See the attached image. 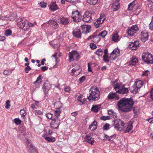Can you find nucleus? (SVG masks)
<instances>
[{"label":"nucleus","instance_id":"obj_53","mask_svg":"<svg viewBox=\"0 0 153 153\" xmlns=\"http://www.w3.org/2000/svg\"><path fill=\"white\" fill-rule=\"evenodd\" d=\"M148 38L149 37H141L140 39L143 42H144L148 40Z\"/></svg>","mask_w":153,"mask_h":153},{"label":"nucleus","instance_id":"obj_15","mask_svg":"<svg viewBox=\"0 0 153 153\" xmlns=\"http://www.w3.org/2000/svg\"><path fill=\"white\" fill-rule=\"evenodd\" d=\"M119 54L120 51L119 50L117 49H115L110 53V57L111 58V57L113 56L114 55H115V57L114 58L111 59H112L113 60H114L115 59V58H117L118 56L119 55Z\"/></svg>","mask_w":153,"mask_h":153},{"label":"nucleus","instance_id":"obj_23","mask_svg":"<svg viewBox=\"0 0 153 153\" xmlns=\"http://www.w3.org/2000/svg\"><path fill=\"white\" fill-rule=\"evenodd\" d=\"M97 123L95 120H94L92 123L89 126V129L92 131L95 130L97 128Z\"/></svg>","mask_w":153,"mask_h":153},{"label":"nucleus","instance_id":"obj_29","mask_svg":"<svg viewBox=\"0 0 153 153\" xmlns=\"http://www.w3.org/2000/svg\"><path fill=\"white\" fill-rule=\"evenodd\" d=\"M108 114L114 119L116 118L117 117L116 113L112 110H109L108 111Z\"/></svg>","mask_w":153,"mask_h":153},{"label":"nucleus","instance_id":"obj_22","mask_svg":"<svg viewBox=\"0 0 153 153\" xmlns=\"http://www.w3.org/2000/svg\"><path fill=\"white\" fill-rule=\"evenodd\" d=\"M85 139L86 141L90 143L91 145H92L94 142V138H92L91 136L86 135Z\"/></svg>","mask_w":153,"mask_h":153},{"label":"nucleus","instance_id":"obj_16","mask_svg":"<svg viewBox=\"0 0 153 153\" xmlns=\"http://www.w3.org/2000/svg\"><path fill=\"white\" fill-rule=\"evenodd\" d=\"M71 21L68 18L62 17L60 18V23L63 25H66L70 23Z\"/></svg>","mask_w":153,"mask_h":153},{"label":"nucleus","instance_id":"obj_46","mask_svg":"<svg viewBox=\"0 0 153 153\" xmlns=\"http://www.w3.org/2000/svg\"><path fill=\"white\" fill-rule=\"evenodd\" d=\"M111 119V117L110 116H102L100 117L101 120H109Z\"/></svg>","mask_w":153,"mask_h":153},{"label":"nucleus","instance_id":"obj_55","mask_svg":"<svg viewBox=\"0 0 153 153\" xmlns=\"http://www.w3.org/2000/svg\"><path fill=\"white\" fill-rule=\"evenodd\" d=\"M85 79V77L84 76H83L79 78V83H82L83 82Z\"/></svg>","mask_w":153,"mask_h":153},{"label":"nucleus","instance_id":"obj_10","mask_svg":"<svg viewBox=\"0 0 153 153\" xmlns=\"http://www.w3.org/2000/svg\"><path fill=\"white\" fill-rule=\"evenodd\" d=\"M91 16V13L88 11L85 12L83 16L82 21L88 23L91 22L92 20Z\"/></svg>","mask_w":153,"mask_h":153},{"label":"nucleus","instance_id":"obj_1","mask_svg":"<svg viewBox=\"0 0 153 153\" xmlns=\"http://www.w3.org/2000/svg\"><path fill=\"white\" fill-rule=\"evenodd\" d=\"M134 104L132 99L124 97L118 102L117 105L120 111L126 113L132 110Z\"/></svg>","mask_w":153,"mask_h":153},{"label":"nucleus","instance_id":"obj_36","mask_svg":"<svg viewBox=\"0 0 153 153\" xmlns=\"http://www.w3.org/2000/svg\"><path fill=\"white\" fill-rule=\"evenodd\" d=\"M107 34V31L105 30L100 33L99 34V35L100 36H101L102 37L104 38L105 37Z\"/></svg>","mask_w":153,"mask_h":153},{"label":"nucleus","instance_id":"obj_30","mask_svg":"<svg viewBox=\"0 0 153 153\" xmlns=\"http://www.w3.org/2000/svg\"><path fill=\"white\" fill-rule=\"evenodd\" d=\"M27 147L30 148H31L35 152H36V150L35 149L34 146L31 143V142L29 140H27Z\"/></svg>","mask_w":153,"mask_h":153},{"label":"nucleus","instance_id":"obj_19","mask_svg":"<svg viewBox=\"0 0 153 153\" xmlns=\"http://www.w3.org/2000/svg\"><path fill=\"white\" fill-rule=\"evenodd\" d=\"M78 101L81 103L80 104H83L85 103L86 99L84 98V97L82 95H79L77 98Z\"/></svg>","mask_w":153,"mask_h":153},{"label":"nucleus","instance_id":"obj_17","mask_svg":"<svg viewBox=\"0 0 153 153\" xmlns=\"http://www.w3.org/2000/svg\"><path fill=\"white\" fill-rule=\"evenodd\" d=\"M108 49L106 48L105 49L104 51V54L103 56V60L105 62H108L109 61V58L110 56H108Z\"/></svg>","mask_w":153,"mask_h":153},{"label":"nucleus","instance_id":"obj_2","mask_svg":"<svg viewBox=\"0 0 153 153\" xmlns=\"http://www.w3.org/2000/svg\"><path fill=\"white\" fill-rule=\"evenodd\" d=\"M100 92L97 87H91L89 90V95L88 97L91 101L98 100L100 98Z\"/></svg>","mask_w":153,"mask_h":153},{"label":"nucleus","instance_id":"obj_37","mask_svg":"<svg viewBox=\"0 0 153 153\" xmlns=\"http://www.w3.org/2000/svg\"><path fill=\"white\" fill-rule=\"evenodd\" d=\"M95 53L98 56H102L103 54L102 50L101 49H98L96 52Z\"/></svg>","mask_w":153,"mask_h":153},{"label":"nucleus","instance_id":"obj_33","mask_svg":"<svg viewBox=\"0 0 153 153\" xmlns=\"http://www.w3.org/2000/svg\"><path fill=\"white\" fill-rule=\"evenodd\" d=\"M119 36L117 33H114L113 34L112 37V40L113 41L116 42L118 40Z\"/></svg>","mask_w":153,"mask_h":153},{"label":"nucleus","instance_id":"obj_63","mask_svg":"<svg viewBox=\"0 0 153 153\" xmlns=\"http://www.w3.org/2000/svg\"><path fill=\"white\" fill-rule=\"evenodd\" d=\"M70 90V88L69 86H67L64 88V91L66 92H68Z\"/></svg>","mask_w":153,"mask_h":153},{"label":"nucleus","instance_id":"obj_56","mask_svg":"<svg viewBox=\"0 0 153 153\" xmlns=\"http://www.w3.org/2000/svg\"><path fill=\"white\" fill-rule=\"evenodd\" d=\"M31 70V68L29 66H27L25 68L24 71L26 73H28V71Z\"/></svg>","mask_w":153,"mask_h":153},{"label":"nucleus","instance_id":"obj_43","mask_svg":"<svg viewBox=\"0 0 153 153\" xmlns=\"http://www.w3.org/2000/svg\"><path fill=\"white\" fill-rule=\"evenodd\" d=\"M88 2L92 5L96 4L98 1V0H88Z\"/></svg>","mask_w":153,"mask_h":153},{"label":"nucleus","instance_id":"obj_60","mask_svg":"<svg viewBox=\"0 0 153 153\" xmlns=\"http://www.w3.org/2000/svg\"><path fill=\"white\" fill-rule=\"evenodd\" d=\"M94 25L97 28L100 27V25H101V24H99V23L97 21L94 22Z\"/></svg>","mask_w":153,"mask_h":153},{"label":"nucleus","instance_id":"obj_62","mask_svg":"<svg viewBox=\"0 0 153 153\" xmlns=\"http://www.w3.org/2000/svg\"><path fill=\"white\" fill-rule=\"evenodd\" d=\"M41 68L43 71H45L48 69V67L44 66L41 67Z\"/></svg>","mask_w":153,"mask_h":153},{"label":"nucleus","instance_id":"obj_48","mask_svg":"<svg viewBox=\"0 0 153 153\" xmlns=\"http://www.w3.org/2000/svg\"><path fill=\"white\" fill-rule=\"evenodd\" d=\"M149 27L150 29L153 30V17H152V21L149 25Z\"/></svg>","mask_w":153,"mask_h":153},{"label":"nucleus","instance_id":"obj_3","mask_svg":"<svg viewBox=\"0 0 153 153\" xmlns=\"http://www.w3.org/2000/svg\"><path fill=\"white\" fill-rule=\"evenodd\" d=\"M18 25L21 28L24 30H27L29 27H32L33 25L32 23H29L28 21L24 18H21L20 20L18 22Z\"/></svg>","mask_w":153,"mask_h":153},{"label":"nucleus","instance_id":"obj_5","mask_svg":"<svg viewBox=\"0 0 153 153\" xmlns=\"http://www.w3.org/2000/svg\"><path fill=\"white\" fill-rule=\"evenodd\" d=\"M117 93L122 94L127 93L128 92V88L124 86H120L119 84H117L114 87Z\"/></svg>","mask_w":153,"mask_h":153},{"label":"nucleus","instance_id":"obj_26","mask_svg":"<svg viewBox=\"0 0 153 153\" xmlns=\"http://www.w3.org/2000/svg\"><path fill=\"white\" fill-rule=\"evenodd\" d=\"M100 39V36L98 35H94L93 39L92 40L93 42L95 43H97L99 42Z\"/></svg>","mask_w":153,"mask_h":153},{"label":"nucleus","instance_id":"obj_44","mask_svg":"<svg viewBox=\"0 0 153 153\" xmlns=\"http://www.w3.org/2000/svg\"><path fill=\"white\" fill-rule=\"evenodd\" d=\"M110 125L109 124L106 123L103 126V129L104 130H108L109 128V126Z\"/></svg>","mask_w":153,"mask_h":153},{"label":"nucleus","instance_id":"obj_39","mask_svg":"<svg viewBox=\"0 0 153 153\" xmlns=\"http://www.w3.org/2000/svg\"><path fill=\"white\" fill-rule=\"evenodd\" d=\"M149 36L147 32L146 31H143L141 32V37H149Z\"/></svg>","mask_w":153,"mask_h":153},{"label":"nucleus","instance_id":"obj_6","mask_svg":"<svg viewBox=\"0 0 153 153\" xmlns=\"http://www.w3.org/2000/svg\"><path fill=\"white\" fill-rule=\"evenodd\" d=\"M139 28L136 25H132L130 28H128L127 30L128 34L130 36H134L138 30Z\"/></svg>","mask_w":153,"mask_h":153},{"label":"nucleus","instance_id":"obj_4","mask_svg":"<svg viewBox=\"0 0 153 153\" xmlns=\"http://www.w3.org/2000/svg\"><path fill=\"white\" fill-rule=\"evenodd\" d=\"M142 59L148 64L153 63V56L149 52L143 53Z\"/></svg>","mask_w":153,"mask_h":153},{"label":"nucleus","instance_id":"obj_31","mask_svg":"<svg viewBox=\"0 0 153 153\" xmlns=\"http://www.w3.org/2000/svg\"><path fill=\"white\" fill-rule=\"evenodd\" d=\"M143 82L142 80H139L135 82V85L137 88H140L143 84Z\"/></svg>","mask_w":153,"mask_h":153},{"label":"nucleus","instance_id":"obj_14","mask_svg":"<svg viewBox=\"0 0 153 153\" xmlns=\"http://www.w3.org/2000/svg\"><path fill=\"white\" fill-rule=\"evenodd\" d=\"M51 88V85L49 83H45L42 87V89L45 94L48 96V91Z\"/></svg>","mask_w":153,"mask_h":153},{"label":"nucleus","instance_id":"obj_50","mask_svg":"<svg viewBox=\"0 0 153 153\" xmlns=\"http://www.w3.org/2000/svg\"><path fill=\"white\" fill-rule=\"evenodd\" d=\"M90 46L92 49H95L97 48V47L95 44L93 43H91L90 44Z\"/></svg>","mask_w":153,"mask_h":153},{"label":"nucleus","instance_id":"obj_8","mask_svg":"<svg viewBox=\"0 0 153 153\" xmlns=\"http://www.w3.org/2000/svg\"><path fill=\"white\" fill-rule=\"evenodd\" d=\"M68 55L70 62L74 61V59L77 60L79 56V53L76 51H72L70 52Z\"/></svg>","mask_w":153,"mask_h":153},{"label":"nucleus","instance_id":"obj_57","mask_svg":"<svg viewBox=\"0 0 153 153\" xmlns=\"http://www.w3.org/2000/svg\"><path fill=\"white\" fill-rule=\"evenodd\" d=\"M35 114L38 115H41L43 114V112L40 110H36L35 111Z\"/></svg>","mask_w":153,"mask_h":153},{"label":"nucleus","instance_id":"obj_7","mask_svg":"<svg viewBox=\"0 0 153 153\" xmlns=\"http://www.w3.org/2000/svg\"><path fill=\"white\" fill-rule=\"evenodd\" d=\"M72 17L74 21L79 22L81 19L82 16L81 14L77 10L72 12Z\"/></svg>","mask_w":153,"mask_h":153},{"label":"nucleus","instance_id":"obj_52","mask_svg":"<svg viewBox=\"0 0 153 153\" xmlns=\"http://www.w3.org/2000/svg\"><path fill=\"white\" fill-rule=\"evenodd\" d=\"M46 3L44 2H41L39 3V5L42 8H45L46 6Z\"/></svg>","mask_w":153,"mask_h":153},{"label":"nucleus","instance_id":"obj_13","mask_svg":"<svg viewBox=\"0 0 153 153\" xmlns=\"http://www.w3.org/2000/svg\"><path fill=\"white\" fill-rule=\"evenodd\" d=\"M81 27L83 33L87 34L90 32L91 27L90 25H83L81 26Z\"/></svg>","mask_w":153,"mask_h":153},{"label":"nucleus","instance_id":"obj_58","mask_svg":"<svg viewBox=\"0 0 153 153\" xmlns=\"http://www.w3.org/2000/svg\"><path fill=\"white\" fill-rule=\"evenodd\" d=\"M133 90H132V92L133 93H136L137 92L139 88H137V87H136L135 88V87H133Z\"/></svg>","mask_w":153,"mask_h":153},{"label":"nucleus","instance_id":"obj_64","mask_svg":"<svg viewBox=\"0 0 153 153\" xmlns=\"http://www.w3.org/2000/svg\"><path fill=\"white\" fill-rule=\"evenodd\" d=\"M149 74V72L148 70L146 71L143 73V75L146 76H148Z\"/></svg>","mask_w":153,"mask_h":153},{"label":"nucleus","instance_id":"obj_42","mask_svg":"<svg viewBox=\"0 0 153 153\" xmlns=\"http://www.w3.org/2000/svg\"><path fill=\"white\" fill-rule=\"evenodd\" d=\"M12 34V31L10 29H8L6 30L4 33L5 36H7L10 35Z\"/></svg>","mask_w":153,"mask_h":153},{"label":"nucleus","instance_id":"obj_12","mask_svg":"<svg viewBox=\"0 0 153 153\" xmlns=\"http://www.w3.org/2000/svg\"><path fill=\"white\" fill-rule=\"evenodd\" d=\"M120 7L119 0H113L111 6V8L113 9V11H116L118 10Z\"/></svg>","mask_w":153,"mask_h":153},{"label":"nucleus","instance_id":"obj_9","mask_svg":"<svg viewBox=\"0 0 153 153\" xmlns=\"http://www.w3.org/2000/svg\"><path fill=\"white\" fill-rule=\"evenodd\" d=\"M60 124V120L57 117H55L52 119L51 123V126L52 128L54 129L58 128Z\"/></svg>","mask_w":153,"mask_h":153},{"label":"nucleus","instance_id":"obj_54","mask_svg":"<svg viewBox=\"0 0 153 153\" xmlns=\"http://www.w3.org/2000/svg\"><path fill=\"white\" fill-rule=\"evenodd\" d=\"M46 117L48 118L51 119L52 120L53 118H52L53 115L50 113H48L46 114Z\"/></svg>","mask_w":153,"mask_h":153},{"label":"nucleus","instance_id":"obj_47","mask_svg":"<svg viewBox=\"0 0 153 153\" xmlns=\"http://www.w3.org/2000/svg\"><path fill=\"white\" fill-rule=\"evenodd\" d=\"M20 113L22 117H24L26 115V114L25 111L24 110H21L20 111Z\"/></svg>","mask_w":153,"mask_h":153},{"label":"nucleus","instance_id":"obj_18","mask_svg":"<svg viewBox=\"0 0 153 153\" xmlns=\"http://www.w3.org/2000/svg\"><path fill=\"white\" fill-rule=\"evenodd\" d=\"M122 122V121L120 119H117L114 121V126L116 129L117 130H119V128H120V123Z\"/></svg>","mask_w":153,"mask_h":153},{"label":"nucleus","instance_id":"obj_45","mask_svg":"<svg viewBox=\"0 0 153 153\" xmlns=\"http://www.w3.org/2000/svg\"><path fill=\"white\" fill-rule=\"evenodd\" d=\"M10 101L9 100H8L6 101L5 108H9L10 106Z\"/></svg>","mask_w":153,"mask_h":153},{"label":"nucleus","instance_id":"obj_51","mask_svg":"<svg viewBox=\"0 0 153 153\" xmlns=\"http://www.w3.org/2000/svg\"><path fill=\"white\" fill-rule=\"evenodd\" d=\"M132 125L131 124L130 126L127 128L126 131V132H129L132 129Z\"/></svg>","mask_w":153,"mask_h":153},{"label":"nucleus","instance_id":"obj_41","mask_svg":"<svg viewBox=\"0 0 153 153\" xmlns=\"http://www.w3.org/2000/svg\"><path fill=\"white\" fill-rule=\"evenodd\" d=\"M79 70L78 69H75V68H73L71 70V74L72 75H74V76H76L77 75H78L79 73V72H78V73L77 74H75V73H74V72H76V71H78Z\"/></svg>","mask_w":153,"mask_h":153},{"label":"nucleus","instance_id":"obj_25","mask_svg":"<svg viewBox=\"0 0 153 153\" xmlns=\"http://www.w3.org/2000/svg\"><path fill=\"white\" fill-rule=\"evenodd\" d=\"M105 19V18L104 14H101L100 18L97 19V21L99 23V24L101 25Z\"/></svg>","mask_w":153,"mask_h":153},{"label":"nucleus","instance_id":"obj_27","mask_svg":"<svg viewBox=\"0 0 153 153\" xmlns=\"http://www.w3.org/2000/svg\"><path fill=\"white\" fill-rule=\"evenodd\" d=\"M138 61L137 58L134 56H133L131 58L130 64L132 65H134L137 63Z\"/></svg>","mask_w":153,"mask_h":153},{"label":"nucleus","instance_id":"obj_21","mask_svg":"<svg viewBox=\"0 0 153 153\" xmlns=\"http://www.w3.org/2000/svg\"><path fill=\"white\" fill-rule=\"evenodd\" d=\"M42 81V76L40 75L37 78L36 80L33 82V84L36 86H39L40 84Z\"/></svg>","mask_w":153,"mask_h":153},{"label":"nucleus","instance_id":"obj_40","mask_svg":"<svg viewBox=\"0 0 153 153\" xmlns=\"http://www.w3.org/2000/svg\"><path fill=\"white\" fill-rule=\"evenodd\" d=\"M60 108V107L58 108L57 110L55 111V115L56 117H57L58 118V117L61 113V111L59 110Z\"/></svg>","mask_w":153,"mask_h":153},{"label":"nucleus","instance_id":"obj_24","mask_svg":"<svg viewBox=\"0 0 153 153\" xmlns=\"http://www.w3.org/2000/svg\"><path fill=\"white\" fill-rule=\"evenodd\" d=\"M73 35L75 37L81 38V32L79 29H75L73 32Z\"/></svg>","mask_w":153,"mask_h":153},{"label":"nucleus","instance_id":"obj_59","mask_svg":"<svg viewBox=\"0 0 153 153\" xmlns=\"http://www.w3.org/2000/svg\"><path fill=\"white\" fill-rule=\"evenodd\" d=\"M134 42H130L129 43V48H131V49L132 50V48H134Z\"/></svg>","mask_w":153,"mask_h":153},{"label":"nucleus","instance_id":"obj_11","mask_svg":"<svg viewBox=\"0 0 153 153\" xmlns=\"http://www.w3.org/2000/svg\"><path fill=\"white\" fill-rule=\"evenodd\" d=\"M108 98L109 100H118L119 99V96L116 93L111 92L109 93L108 96Z\"/></svg>","mask_w":153,"mask_h":153},{"label":"nucleus","instance_id":"obj_38","mask_svg":"<svg viewBox=\"0 0 153 153\" xmlns=\"http://www.w3.org/2000/svg\"><path fill=\"white\" fill-rule=\"evenodd\" d=\"M134 44L133 48H132V50H135L138 48L139 45V42L138 41L134 42Z\"/></svg>","mask_w":153,"mask_h":153},{"label":"nucleus","instance_id":"obj_61","mask_svg":"<svg viewBox=\"0 0 153 153\" xmlns=\"http://www.w3.org/2000/svg\"><path fill=\"white\" fill-rule=\"evenodd\" d=\"M92 65V64L90 63H88V71L89 72H91L92 71V70L91 68V66Z\"/></svg>","mask_w":153,"mask_h":153},{"label":"nucleus","instance_id":"obj_32","mask_svg":"<svg viewBox=\"0 0 153 153\" xmlns=\"http://www.w3.org/2000/svg\"><path fill=\"white\" fill-rule=\"evenodd\" d=\"M13 70V69L5 70L4 71L3 74H4L7 76L10 75L12 73Z\"/></svg>","mask_w":153,"mask_h":153},{"label":"nucleus","instance_id":"obj_28","mask_svg":"<svg viewBox=\"0 0 153 153\" xmlns=\"http://www.w3.org/2000/svg\"><path fill=\"white\" fill-rule=\"evenodd\" d=\"M100 105H95L92 106L91 110L94 112H97L100 110Z\"/></svg>","mask_w":153,"mask_h":153},{"label":"nucleus","instance_id":"obj_49","mask_svg":"<svg viewBox=\"0 0 153 153\" xmlns=\"http://www.w3.org/2000/svg\"><path fill=\"white\" fill-rule=\"evenodd\" d=\"M14 121L15 123L17 125L20 124L21 122V120L18 118H15L14 120Z\"/></svg>","mask_w":153,"mask_h":153},{"label":"nucleus","instance_id":"obj_35","mask_svg":"<svg viewBox=\"0 0 153 153\" xmlns=\"http://www.w3.org/2000/svg\"><path fill=\"white\" fill-rule=\"evenodd\" d=\"M45 139L46 140L49 142H53L55 141V139L54 137L51 138L48 137H45Z\"/></svg>","mask_w":153,"mask_h":153},{"label":"nucleus","instance_id":"obj_34","mask_svg":"<svg viewBox=\"0 0 153 153\" xmlns=\"http://www.w3.org/2000/svg\"><path fill=\"white\" fill-rule=\"evenodd\" d=\"M135 4L134 2L130 3L128 5L127 9L128 10H133V8L134 7Z\"/></svg>","mask_w":153,"mask_h":153},{"label":"nucleus","instance_id":"obj_20","mask_svg":"<svg viewBox=\"0 0 153 153\" xmlns=\"http://www.w3.org/2000/svg\"><path fill=\"white\" fill-rule=\"evenodd\" d=\"M49 8L53 11H56L59 9L57 5L54 2H53L50 4Z\"/></svg>","mask_w":153,"mask_h":153}]
</instances>
